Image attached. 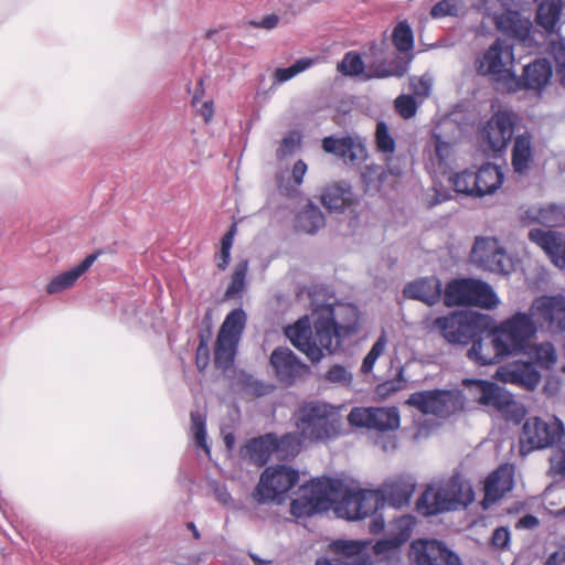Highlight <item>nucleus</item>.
<instances>
[{
    "label": "nucleus",
    "instance_id": "1",
    "mask_svg": "<svg viewBox=\"0 0 565 565\" xmlns=\"http://www.w3.org/2000/svg\"><path fill=\"white\" fill-rule=\"evenodd\" d=\"M312 317L316 338L312 337L308 318H301L288 327L286 335L313 364L323 359L324 349L332 352L333 338L340 342L359 331L360 312L351 303L339 305L338 309L331 303H319L312 310Z\"/></svg>",
    "mask_w": 565,
    "mask_h": 565
},
{
    "label": "nucleus",
    "instance_id": "2",
    "mask_svg": "<svg viewBox=\"0 0 565 565\" xmlns=\"http://www.w3.org/2000/svg\"><path fill=\"white\" fill-rule=\"evenodd\" d=\"M431 327L450 344L471 343L467 358L478 366L495 365L511 356L497 344L493 319L487 313L470 309L456 310L437 317Z\"/></svg>",
    "mask_w": 565,
    "mask_h": 565
},
{
    "label": "nucleus",
    "instance_id": "3",
    "mask_svg": "<svg viewBox=\"0 0 565 565\" xmlns=\"http://www.w3.org/2000/svg\"><path fill=\"white\" fill-rule=\"evenodd\" d=\"M295 425L302 439L324 441L340 434L341 419L337 408L322 401L303 402L295 412Z\"/></svg>",
    "mask_w": 565,
    "mask_h": 565
},
{
    "label": "nucleus",
    "instance_id": "4",
    "mask_svg": "<svg viewBox=\"0 0 565 565\" xmlns=\"http://www.w3.org/2000/svg\"><path fill=\"white\" fill-rule=\"evenodd\" d=\"M461 384L478 404L493 408L508 423L520 425L525 419L526 408L504 386L493 381L471 377L463 379Z\"/></svg>",
    "mask_w": 565,
    "mask_h": 565
},
{
    "label": "nucleus",
    "instance_id": "5",
    "mask_svg": "<svg viewBox=\"0 0 565 565\" xmlns=\"http://www.w3.org/2000/svg\"><path fill=\"white\" fill-rule=\"evenodd\" d=\"M342 479L315 478L300 487V495L290 503V513L297 518H310L327 512L332 507L331 495L340 490Z\"/></svg>",
    "mask_w": 565,
    "mask_h": 565
},
{
    "label": "nucleus",
    "instance_id": "6",
    "mask_svg": "<svg viewBox=\"0 0 565 565\" xmlns=\"http://www.w3.org/2000/svg\"><path fill=\"white\" fill-rule=\"evenodd\" d=\"M513 61V46L498 38L476 58L475 66L477 73L487 77L495 89L508 93L511 81L514 79V71L507 67V64Z\"/></svg>",
    "mask_w": 565,
    "mask_h": 565
},
{
    "label": "nucleus",
    "instance_id": "7",
    "mask_svg": "<svg viewBox=\"0 0 565 565\" xmlns=\"http://www.w3.org/2000/svg\"><path fill=\"white\" fill-rule=\"evenodd\" d=\"M443 300L448 308L477 306L493 309L499 303L491 285L475 278H452L447 281Z\"/></svg>",
    "mask_w": 565,
    "mask_h": 565
},
{
    "label": "nucleus",
    "instance_id": "8",
    "mask_svg": "<svg viewBox=\"0 0 565 565\" xmlns=\"http://www.w3.org/2000/svg\"><path fill=\"white\" fill-rule=\"evenodd\" d=\"M299 470L288 465H275L265 468L252 498L259 504L285 503L288 492L299 482Z\"/></svg>",
    "mask_w": 565,
    "mask_h": 565
},
{
    "label": "nucleus",
    "instance_id": "9",
    "mask_svg": "<svg viewBox=\"0 0 565 565\" xmlns=\"http://www.w3.org/2000/svg\"><path fill=\"white\" fill-rule=\"evenodd\" d=\"M493 330L501 351L519 355L526 352L529 340L536 333L537 328L531 313L519 311L499 326L493 324Z\"/></svg>",
    "mask_w": 565,
    "mask_h": 565
},
{
    "label": "nucleus",
    "instance_id": "10",
    "mask_svg": "<svg viewBox=\"0 0 565 565\" xmlns=\"http://www.w3.org/2000/svg\"><path fill=\"white\" fill-rule=\"evenodd\" d=\"M463 484L459 477H451L434 493L425 491L416 502L418 513L424 516H435L444 512L455 511L460 505L468 507L473 501V491L469 488L466 500L461 499Z\"/></svg>",
    "mask_w": 565,
    "mask_h": 565
},
{
    "label": "nucleus",
    "instance_id": "11",
    "mask_svg": "<svg viewBox=\"0 0 565 565\" xmlns=\"http://www.w3.org/2000/svg\"><path fill=\"white\" fill-rule=\"evenodd\" d=\"M565 436V427L559 419L547 423L539 416L525 419L520 434V449L522 454L533 450L554 448L562 444Z\"/></svg>",
    "mask_w": 565,
    "mask_h": 565
},
{
    "label": "nucleus",
    "instance_id": "12",
    "mask_svg": "<svg viewBox=\"0 0 565 565\" xmlns=\"http://www.w3.org/2000/svg\"><path fill=\"white\" fill-rule=\"evenodd\" d=\"M351 426L375 429L377 431L394 430L399 427L401 417L396 407H353L348 416Z\"/></svg>",
    "mask_w": 565,
    "mask_h": 565
},
{
    "label": "nucleus",
    "instance_id": "13",
    "mask_svg": "<svg viewBox=\"0 0 565 565\" xmlns=\"http://www.w3.org/2000/svg\"><path fill=\"white\" fill-rule=\"evenodd\" d=\"M412 552L417 565H462L459 555L437 539L413 541Z\"/></svg>",
    "mask_w": 565,
    "mask_h": 565
},
{
    "label": "nucleus",
    "instance_id": "14",
    "mask_svg": "<svg viewBox=\"0 0 565 565\" xmlns=\"http://www.w3.org/2000/svg\"><path fill=\"white\" fill-rule=\"evenodd\" d=\"M321 147L324 152L335 156L345 164L360 166L367 158V150L363 141L350 135L327 136L322 139Z\"/></svg>",
    "mask_w": 565,
    "mask_h": 565
},
{
    "label": "nucleus",
    "instance_id": "15",
    "mask_svg": "<svg viewBox=\"0 0 565 565\" xmlns=\"http://www.w3.org/2000/svg\"><path fill=\"white\" fill-rule=\"evenodd\" d=\"M552 75V63L547 58H535L524 66L520 76L514 73V79L511 81L508 93L523 89L542 92L550 83Z\"/></svg>",
    "mask_w": 565,
    "mask_h": 565
},
{
    "label": "nucleus",
    "instance_id": "16",
    "mask_svg": "<svg viewBox=\"0 0 565 565\" xmlns=\"http://www.w3.org/2000/svg\"><path fill=\"white\" fill-rule=\"evenodd\" d=\"M471 259L484 270L494 274H510L507 253L498 245L497 241L483 237L476 238L471 250Z\"/></svg>",
    "mask_w": 565,
    "mask_h": 565
},
{
    "label": "nucleus",
    "instance_id": "17",
    "mask_svg": "<svg viewBox=\"0 0 565 565\" xmlns=\"http://www.w3.org/2000/svg\"><path fill=\"white\" fill-rule=\"evenodd\" d=\"M269 363L275 370L280 383L292 385L297 376L310 373V366L303 362L288 347H277L273 350Z\"/></svg>",
    "mask_w": 565,
    "mask_h": 565
},
{
    "label": "nucleus",
    "instance_id": "18",
    "mask_svg": "<svg viewBox=\"0 0 565 565\" xmlns=\"http://www.w3.org/2000/svg\"><path fill=\"white\" fill-rule=\"evenodd\" d=\"M514 120L508 110H499L487 121L481 134L493 151L504 150L512 139Z\"/></svg>",
    "mask_w": 565,
    "mask_h": 565
},
{
    "label": "nucleus",
    "instance_id": "19",
    "mask_svg": "<svg viewBox=\"0 0 565 565\" xmlns=\"http://www.w3.org/2000/svg\"><path fill=\"white\" fill-rule=\"evenodd\" d=\"M493 379L534 391L541 381V373L532 362H516L499 366Z\"/></svg>",
    "mask_w": 565,
    "mask_h": 565
},
{
    "label": "nucleus",
    "instance_id": "20",
    "mask_svg": "<svg viewBox=\"0 0 565 565\" xmlns=\"http://www.w3.org/2000/svg\"><path fill=\"white\" fill-rule=\"evenodd\" d=\"M364 499V490L352 489L347 487L342 481V487L339 491L331 495L332 507L337 516L349 520L358 521L365 519V513H361V504Z\"/></svg>",
    "mask_w": 565,
    "mask_h": 565
},
{
    "label": "nucleus",
    "instance_id": "21",
    "mask_svg": "<svg viewBox=\"0 0 565 565\" xmlns=\"http://www.w3.org/2000/svg\"><path fill=\"white\" fill-rule=\"evenodd\" d=\"M451 392L449 390H424L409 395L406 404L427 415H443L448 412Z\"/></svg>",
    "mask_w": 565,
    "mask_h": 565
},
{
    "label": "nucleus",
    "instance_id": "22",
    "mask_svg": "<svg viewBox=\"0 0 565 565\" xmlns=\"http://www.w3.org/2000/svg\"><path fill=\"white\" fill-rule=\"evenodd\" d=\"M407 299L418 300L433 307L444 298L443 282L437 276H427L407 282L403 289Z\"/></svg>",
    "mask_w": 565,
    "mask_h": 565
},
{
    "label": "nucleus",
    "instance_id": "23",
    "mask_svg": "<svg viewBox=\"0 0 565 565\" xmlns=\"http://www.w3.org/2000/svg\"><path fill=\"white\" fill-rule=\"evenodd\" d=\"M535 313L548 326L559 332H565V296L562 294L542 296L532 305Z\"/></svg>",
    "mask_w": 565,
    "mask_h": 565
},
{
    "label": "nucleus",
    "instance_id": "24",
    "mask_svg": "<svg viewBox=\"0 0 565 565\" xmlns=\"http://www.w3.org/2000/svg\"><path fill=\"white\" fill-rule=\"evenodd\" d=\"M531 242L540 246L552 263L556 265H565V235L555 231H545L543 228H532L529 232Z\"/></svg>",
    "mask_w": 565,
    "mask_h": 565
},
{
    "label": "nucleus",
    "instance_id": "25",
    "mask_svg": "<svg viewBox=\"0 0 565 565\" xmlns=\"http://www.w3.org/2000/svg\"><path fill=\"white\" fill-rule=\"evenodd\" d=\"M103 254H104V249L98 248L94 253L88 254L78 265L53 277L46 286L47 294H50V295L58 294L61 291H64L71 287H73L75 285V282L77 281V279L82 275H84L92 267V265L97 260V258Z\"/></svg>",
    "mask_w": 565,
    "mask_h": 565
},
{
    "label": "nucleus",
    "instance_id": "26",
    "mask_svg": "<svg viewBox=\"0 0 565 565\" xmlns=\"http://www.w3.org/2000/svg\"><path fill=\"white\" fill-rule=\"evenodd\" d=\"M563 4V0H541L537 3L534 21L546 35L559 34Z\"/></svg>",
    "mask_w": 565,
    "mask_h": 565
},
{
    "label": "nucleus",
    "instance_id": "27",
    "mask_svg": "<svg viewBox=\"0 0 565 565\" xmlns=\"http://www.w3.org/2000/svg\"><path fill=\"white\" fill-rule=\"evenodd\" d=\"M476 198L493 194L504 182V172L493 162H484L475 171Z\"/></svg>",
    "mask_w": 565,
    "mask_h": 565
},
{
    "label": "nucleus",
    "instance_id": "28",
    "mask_svg": "<svg viewBox=\"0 0 565 565\" xmlns=\"http://www.w3.org/2000/svg\"><path fill=\"white\" fill-rule=\"evenodd\" d=\"M274 433H266L258 437L250 438L239 450V455L243 459L249 462L263 467L265 466L274 450Z\"/></svg>",
    "mask_w": 565,
    "mask_h": 565
},
{
    "label": "nucleus",
    "instance_id": "29",
    "mask_svg": "<svg viewBox=\"0 0 565 565\" xmlns=\"http://www.w3.org/2000/svg\"><path fill=\"white\" fill-rule=\"evenodd\" d=\"M355 202L356 196L351 185L347 183L328 185L321 194V203L331 213H343L354 205Z\"/></svg>",
    "mask_w": 565,
    "mask_h": 565
},
{
    "label": "nucleus",
    "instance_id": "30",
    "mask_svg": "<svg viewBox=\"0 0 565 565\" xmlns=\"http://www.w3.org/2000/svg\"><path fill=\"white\" fill-rule=\"evenodd\" d=\"M414 491V483H411L404 479H398L386 484L377 492L381 499V505L387 503L392 508L401 509L409 504Z\"/></svg>",
    "mask_w": 565,
    "mask_h": 565
},
{
    "label": "nucleus",
    "instance_id": "31",
    "mask_svg": "<svg viewBox=\"0 0 565 565\" xmlns=\"http://www.w3.org/2000/svg\"><path fill=\"white\" fill-rule=\"evenodd\" d=\"M533 161L532 136L525 131L515 137L511 150V164L514 173L525 175Z\"/></svg>",
    "mask_w": 565,
    "mask_h": 565
},
{
    "label": "nucleus",
    "instance_id": "32",
    "mask_svg": "<svg viewBox=\"0 0 565 565\" xmlns=\"http://www.w3.org/2000/svg\"><path fill=\"white\" fill-rule=\"evenodd\" d=\"M324 226L326 217L320 207L312 201H308L295 218L296 230L306 234L313 235Z\"/></svg>",
    "mask_w": 565,
    "mask_h": 565
},
{
    "label": "nucleus",
    "instance_id": "33",
    "mask_svg": "<svg viewBox=\"0 0 565 565\" xmlns=\"http://www.w3.org/2000/svg\"><path fill=\"white\" fill-rule=\"evenodd\" d=\"M513 478L503 467L492 471L484 482V501L495 502L512 488Z\"/></svg>",
    "mask_w": 565,
    "mask_h": 565
},
{
    "label": "nucleus",
    "instance_id": "34",
    "mask_svg": "<svg viewBox=\"0 0 565 565\" xmlns=\"http://www.w3.org/2000/svg\"><path fill=\"white\" fill-rule=\"evenodd\" d=\"M246 323L247 315L245 310L242 307L234 308L226 315L217 335L239 343L246 328Z\"/></svg>",
    "mask_w": 565,
    "mask_h": 565
},
{
    "label": "nucleus",
    "instance_id": "35",
    "mask_svg": "<svg viewBox=\"0 0 565 565\" xmlns=\"http://www.w3.org/2000/svg\"><path fill=\"white\" fill-rule=\"evenodd\" d=\"M239 343L217 335L214 344V366L223 373L230 371L235 363Z\"/></svg>",
    "mask_w": 565,
    "mask_h": 565
},
{
    "label": "nucleus",
    "instance_id": "36",
    "mask_svg": "<svg viewBox=\"0 0 565 565\" xmlns=\"http://www.w3.org/2000/svg\"><path fill=\"white\" fill-rule=\"evenodd\" d=\"M413 55L405 61H394L390 66L383 61L376 65H370L364 74V81L372 78L403 77L409 70Z\"/></svg>",
    "mask_w": 565,
    "mask_h": 565
},
{
    "label": "nucleus",
    "instance_id": "37",
    "mask_svg": "<svg viewBox=\"0 0 565 565\" xmlns=\"http://www.w3.org/2000/svg\"><path fill=\"white\" fill-rule=\"evenodd\" d=\"M236 385L241 391L254 397H263L275 391L274 384L257 380L245 370H239Z\"/></svg>",
    "mask_w": 565,
    "mask_h": 565
},
{
    "label": "nucleus",
    "instance_id": "38",
    "mask_svg": "<svg viewBox=\"0 0 565 565\" xmlns=\"http://www.w3.org/2000/svg\"><path fill=\"white\" fill-rule=\"evenodd\" d=\"M306 439L300 437L299 431L286 433L282 436H278L274 433V450L278 458L287 459L289 457H296L301 449L302 443Z\"/></svg>",
    "mask_w": 565,
    "mask_h": 565
},
{
    "label": "nucleus",
    "instance_id": "39",
    "mask_svg": "<svg viewBox=\"0 0 565 565\" xmlns=\"http://www.w3.org/2000/svg\"><path fill=\"white\" fill-rule=\"evenodd\" d=\"M248 271V259L239 260L233 271L231 282L228 284L224 299H233L244 292L246 288V275Z\"/></svg>",
    "mask_w": 565,
    "mask_h": 565
},
{
    "label": "nucleus",
    "instance_id": "40",
    "mask_svg": "<svg viewBox=\"0 0 565 565\" xmlns=\"http://www.w3.org/2000/svg\"><path fill=\"white\" fill-rule=\"evenodd\" d=\"M392 42L402 53L412 52L414 49V32L407 21L398 22L392 32Z\"/></svg>",
    "mask_w": 565,
    "mask_h": 565
},
{
    "label": "nucleus",
    "instance_id": "41",
    "mask_svg": "<svg viewBox=\"0 0 565 565\" xmlns=\"http://www.w3.org/2000/svg\"><path fill=\"white\" fill-rule=\"evenodd\" d=\"M338 71L347 76L358 77L364 79V74L367 68L360 53L350 51L344 54L342 61L338 64Z\"/></svg>",
    "mask_w": 565,
    "mask_h": 565
},
{
    "label": "nucleus",
    "instance_id": "42",
    "mask_svg": "<svg viewBox=\"0 0 565 565\" xmlns=\"http://www.w3.org/2000/svg\"><path fill=\"white\" fill-rule=\"evenodd\" d=\"M475 170L465 169L460 172L454 173L449 178V182L451 183L454 191L463 194L466 196L476 198L475 192Z\"/></svg>",
    "mask_w": 565,
    "mask_h": 565
},
{
    "label": "nucleus",
    "instance_id": "43",
    "mask_svg": "<svg viewBox=\"0 0 565 565\" xmlns=\"http://www.w3.org/2000/svg\"><path fill=\"white\" fill-rule=\"evenodd\" d=\"M332 551L339 555L338 559H350L367 551V542L354 540H335Z\"/></svg>",
    "mask_w": 565,
    "mask_h": 565
},
{
    "label": "nucleus",
    "instance_id": "44",
    "mask_svg": "<svg viewBox=\"0 0 565 565\" xmlns=\"http://www.w3.org/2000/svg\"><path fill=\"white\" fill-rule=\"evenodd\" d=\"M415 523V518L409 514L396 518L390 524V535H392L401 545H403L412 536Z\"/></svg>",
    "mask_w": 565,
    "mask_h": 565
},
{
    "label": "nucleus",
    "instance_id": "45",
    "mask_svg": "<svg viewBox=\"0 0 565 565\" xmlns=\"http://www.w3.org/2000/svg\"><path fill=\"white\" fill-rule=\"evenodd\" d=\"M375 143L377 151L384 154L393 153L395 151V139L390 134L388 126L384 120L377 121L376 124Z\"/></svg>",
    "mask_w": 565,
    "mask_h": 565
},
{
    "label": "nucleus",
    "instance_id": "46",
    "mask_svg": "<svg viewBox=\"0 0 565 565\" xmlns=\"http://www.w3.org/2000/svg\"><path fill=\"white\" fill-rule=\"evenodd\" d=\"M324 381L331 384L349 387L353 381V374L342 364H333L323 375Z\"/></svg>",
    "mask_w": 565,
    "mask_h": 565
},
{
    "label": "nucleus",
    "instance_id": "47",
    "mask_svg": "<svg viewBox=\"0 0 565 565\" xmlns=\"http://www.w3.org/2000/svg\"><path fill=\"white\" fill-rule=\"evenodd\" d=\"M462 7L461 0H440L435 3L430 10L434 19L445 17H458Z\"/></svg>",
    "mask_w": 565,
    "mask_h": 565
},
{
    "label": "nucleus",
    "instance_id": "48",
    "mask_svg": "<svg viewBox=\"0 0 565 565\" xmlns=\"http://www.w3.org/2000/svg\"><path fill=\"white\" fill-rule=\"evenodd\" d=\"M192 430L198 446L209 450L206 445V422L199 412H191Z\"/></svg>",
    "mask_w": 565,
    "mask_h": 565
},
{
    "label": "nucleus",
    "instance_id": "49",
    "mask_svg": "<svg viewBox=\"0 0 565 565\" xmlns=\"http://www.w3.org/2000/svg\"><path fill=\"white\" fill-rule=\"evenodd\" d=\"M395 109L401 117L409 119L416 115L417 102L413 95H401L395 99Z\"/></svg>",
    "mask_w": 565,
    "mask_h": 565
},
{
    "label": "nucleus",
    "instance_id": "50",
    "mask_svg": "<svg viewBox=\"0 0 565 565\" xmlns=\"http://www.w3.org/2000/svg\"><path fill=\"white\" fill-rule=\"evenodd\" d=\"M301 145V135L297 131H290L281 140L280 147L277 149V158L282 159L295 153L296 149Z\"/></svg>",
    "mask_w": 565,
    "mask_h": 565
},
{
    "label": "nucleus",
    "instance_id": "51",
    "mask_svg": "<svg viewBox=\"0 0 565 565\" xmlns=\"http://www.w3.org/2000/svg\"><path fill=\"white\" fill-rule=\"evenodd\" d=\"M431 138L434 139L435 157L439 166L447 164V161L451 154V143L444 140L440 134L433 132Z\"/></svg>",
    "mask_w": 565,
    "mask_h": 565
},
{
    "label": "nucleus",
    "instance_id": "52",
    "mask_svg": "<svg viewBox=\"0 0 565 565\" xmlns=\"http://www.w3.org/2000/svg\"><path fill=\"white\" fill-rule=\"evenodd\" d=\"M554 449V454L550 458V475H559L565 477V447L562 443L557 444Z\"/></svg>",
    "mask_w": 565,
    "mask_h": 565
},
{
    "label": "nucleus",
    "instance_id": "53",
    "mask_svg": "<svg viewBox=\"0 0 565 565\" xmlns=\"http://www.w3.org/2000/svg\"><path fill=\"white\" fill-rule=\"evenodd\" d=\"M511 533L508 526L497 527L491 535V544L500 550H507L510 546Z\"/></svg>",
    "mask_w": 565,
    "mask_h": 565
},
{
    "label": "nucleus",
    "instance_id": "54",
    "mask_svg": "<svg viewBox=\"0 0 565 565\" xmlns=\"http://www.w3.org/2000/svg\"><path fill=\"white\" fill-rule=\"evenodd\" d=\"M381 505L379 492H370L364 490V499L361 504V513H365V518L373 514Z\"/></svg>",
    "mask_w": 565,
    "mask_h": 565
},
{
    "label": "nucleus",
    "instance_id": "55",
    "mask_svg": "<svg viewBox=\"0 0 565 565\" xmlns=\"http://www.w3.org/2000/svg\"><path fill=\"white\" fill-rule=\"evenodd\" d=\"M537 214L540 216L539 224L550 226L556 221L559 214V207L552 203L547 206L539 207Z\"/></svg>",
    "mask_w": 565,
    "mask_h": 565
},
{
    "label": "nucleus",
    "instance_id": "56",
    "mask_svg": "<svg viewBox=\"0 0 565 565\" xmlns=\"http://www.w3.org/2000/svg\"><path fill=\"white\" fill-rule=\"evenodd\" d=\"M212 335H213L212 310L207 309L205 315L203 316L201 327L199 330V342L209 344Z\"/></svg>",
    "mask_w": 565,
    "mask_h": 565
},
{
    "label": "nucleus",
    "instance_id": "57",
    "mask_svg": "<svg viewBox=\"0 0 565 565\" xmlns=\"http://www.w3.org/2000/svg\"><path fill=\"white\" fill-rule=\"evenodd\" d=\"M409 84L413 93L417 96H428L430 93L431 83L430 79L426 78L425 76H412L409 77Z\"/></svg>",
    "mask_w": 565,
    "mask_h": 565
},
{
    "label": "nucleus",
    "instance_id": "58",
    "mask_svg": "<svg viewBox=\"0 0 565 565\" xmlns=\"http://www.w3.org/2000/svg\"><path fill=\"white\" fill-rule=\"evenodd\" d=\"M211 355H210V348L209 344L200 343L196 348L195 352V365L196 369L200 372H203L206 370V367L210 364Z\"/></svg>",
    "mask_w": 565,
    "mask_h": 565
},
{
    "label": "nucleus",
    "instance_id": "59",
    "mask_svg": "<svg viewBox=\"0 0 565 565\" xmlns=\"http://www.w3.org/2000/svg\"><path fill=\"white\" fill-rule=\"evenodd\" d=\"M518 20L519 19L514 15L513 12H509V13H503L500 17H498L495 20V24H497L498 30H500L507 34H511Z\"/></svg>",
    "mask_w": 565,
    "mask_h": 565
},
{
    "label": "nucleus",
    "instance_id": "60",
    "mask_svg": "<svg viewBox=\"0 0 565 565\" xmlns=\"http://www.w3.org/2000/svg\"><path fill=\"white\" fill-rule=\"evenodd\" d=\"M401 546L402 545L392 535L388 534L387 537L376 541V543L373 545V551L376 555H380Z\"/></svg>",
    "mask_w": 565,
    "mask_h": 565
},
{
    "label": "nucleus",
    "instance_id": "61",
    "mask_svg": "<svg viewBox=\"0 0 565 565\" xmlns=\"http://www.w3.org/2000/svg\"><path fill=\"white\" fill-rule=\"evenodd\" d=\"M402 385L397 384V380H386L375 387V393L381 398H387L393 393L401 390Z\"/></svg>",
    "mask_w": 565,
    "mask_h": 565
},
{
    "label": "nucleus",
    "instance_id": "62",
    "mask_svg": "<svg viewBox=\"0 0 565 565\" xmlns=\"http://www.w3.org/2000/svg\"><path fill=\"white\" fill-rule=\"evenodd\" d=\"M551 51H552V54H553V57H554V61L556 64V71L559 67H563V70H564L565 68V42L564 41L553 42L552 46H551Z\"/></svg>",
    "mask_w": 565,
    "mask_h": 565
},
{
    "label": "nucleus",
    "instance_id": "63",
    "mask_svg": "<svg viewBox=\"0 0 565 565\" xmlns=\"http://www.w3.org/2000/svg\"><path fill=\"white\" fill-rule=\"evenodd\" d=\"M531 28L532 23L529 20L525 21L524 23H521L518 20L510 35L514 36L515 39L525 41L530 35Z\"/></svg>",
    "mask_w": 565,
    "mask_h": 565
},
{
    "label": "nucleus",
    "instance_id": "64",
    "mask_svg": "<svg viewBox=\"0 0 565 565\" xmlns=\"http://www.w3.org/2000/svg\"><path fill=\"white\" fill-rule=\"evenodd\" d=\"M342 565H373V561L367 551L350 559H341Z\"/></svg>",
    "mask_w": 565,
    "mask_h": 565
}]
</instances>
